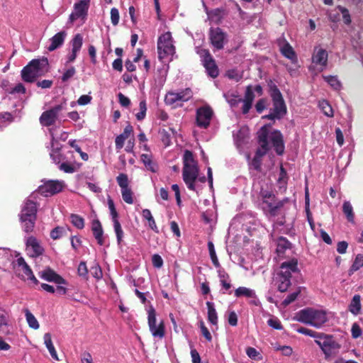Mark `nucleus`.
<instances>
[{
  "mask_svg": "<svg viewBox=\"0 0 363 363\" xmlns=\"http://www.w3.org/2000/svg\"><path fill=\"white\" fill-rule=\"evenodd\" d=\"M268 325L274 329L281 330L282 326L280 320L275 317L271 318L267 320Z\"/></svg>",
  "mask_w": 363,
  "mask_h": 363,
  "instance_id": "bf43d9fd",
  "label": "nucleus"
},
{
  "mask_svg": "<svg viewBox=\"0 0 363 363\" xmlns=\"http://www.w3.org/2000/svg\"><path fill=\"white\" fill-rule=\"evenodd\" d=\"M7 91L11 94H24L26 92V88L23 84L18 83L13 88L7 90Z\"/></svg>",
  "mask_w": 363,
  "mask_h": 363,
  "instance_id": "13d9d810",
  "label": "nucleus"
},
{
  "mask_svg": "<svg viewBox=\"0 0 363 363\" xmlns=\"http://www.w3.org/2000/svg\"><path fill=\"white\" fill-rule=\"evenodd\" d=\"M65 186L62 180H49L40 186L35 193L48 197L62 191Z\"/></svg>",
  "mask_w": 363,
  "mask_h": 363,
  "instance_id": "f8f14e48",
  "label": "nucleus"
},
{
  "mask_svg": "<svg viewBox=\"0 0 363 363\" xmlns=\"http://www.w3.org/2000/svg\"><path fill=\"white\" fill-rule=\"evenodd\" d=\"M157 52L159 60L163 63H169L173 60L175 47L170 32H166L158 38Z\"/></svg>",
  "mask_w": 363,
  "mask_h": 363,
  "instance_id": "423d86ee",
  "label": "nucleus"
},
{
  "mask_svg": "<svg viewBox=\"0 0 363 363\" xmlns=\"http://www.w3.org/2000/svg\"><path fill=\"white\" fill-rule=\"evenodd\" d=\"M35 200L36 193L33 192L22 205L20 216H23L24 218H36L38 205Z\"/></svg>",
  "mask_w": 363,
  "mask_h": 363,
  "instance_id": "2eb2a0df",
  "label": "nucleus"
},
{
  "mask_svg": "<svg viewBox=\"0 0 363 363\" xmlns=\"http://www.w3.org/2000/svg\"><path fill=\"white\" fill-rule=\"evenodd\" d=\"M107 205L109 209L112 222L113 223V230L116 236L117 243L118 245H121L123 242L124 233L122 229L121 225L118 220V213L115 207L114 202L110 196H108Z\"/></svg>",
  "mask_w": 363,
  "mask_h": 363,
  "instance_id": "9b49d317",
  "label": "nucleus"
},
{
  "mask_svg": "<svg viewBox=\"0 0 363 363\" xmlns=\"http://www.w3.org/2000/svg\"><path fill=\"white\" fill-rule=\"evenodd\" d=\"M43 339H44V343H45L47 349L48 350L52 358L55 360L58 361L59 358H58L57 352L55 350V348L52 344L51 335L48 333H45L43 336Z\"/></svg>",
  "mask_w": 363,
  "mask_h": 363,
  "instance_id": "72a5a7b5",
  "label": "nucleus"
},
{
  "mask_svg": "<svg viewBox=\"0 0 363 363\" xmlns=\"http://www.w3.org/2000/svg\"><path fill=\"white\" fill-rule=\"evenodd\" d=\"M207 315H208V320L213 325H217L218 324V315L215 308V305L213 302L207 301Z\"/></svg>",
  "mask_w": 363,
  "mask_h": 363,
  "instance_id": "473e14b6",
  "label": "nucleus"
},
{
  "mask_svg": "<svg viewBox=\"0 0 363 363\" xmlns=\"http://www.w3.org/2000/svg\"><path fill=\"white\" fill-rule=\"evenodd\" d=\"M18 257L19 254L11 251L9 248L0 247V268L14 267Z\"/></svg>",
  "mask_w": 363,
  "mask_h": 363,
  "instance_id": "6ab92c4d",
  "label": "nucleus"
},
{
  "mask_svg": "<svg viewBox=\"0 0 363 363\" xmlns=\"http://www.w3.org/2000/svg\"><path fill=\"white\" fill-rule=\"evenodd\" d=\"M315 342L321 348L326 357L337 354L341 347L337 341L328 335H322L319 340H315Z\"/></svg>",
  "mask_w": 363,
  "mask_h": 363,
  "instance_id": "1a4fd4ad",
  "label": "nucleus"
},
{
  "mask_svg": "<svg viewBox=\"0 0 363 363\" xmlns=\"http://www.w3.org/2000/svg\"><path fill=\"white\" fill-rule=\"evenodd\" d=\"M296 319L301 323L320 328L328 321L326 312L311 308L301 310L296 314Z\"/></svg>",
  "mask_w": 363,
  "mask_h": 363,
  "instance_id": "39448f33",
  "label": "nucleus"
},
{
  "mask_svg": "<svg viewBox=\"0 0 363 363\" xmlns=\"http://www.w3.org/2000/svg\"><path fill=\"white\" fill-rule=\"evenodd\" d=\"M296 331L301 334H303L310 337H315V338H320V337L322 335L320 333H318L317 332L308 329L304 327H300L296 329Z\"/></svg>",
  "mask_w": 363,
  "mask_h": 363,
  "instance_id": "864d4df0",
  "label": "nucleus"
},
{
  "mask_svg": "<svg viewBox=\"0 0 363 363\" xmlns=\"http://www.w3.org/2000/svg\"><path fill=\"white\" fill-rule=\"evenodd\" d=\"M324 80L335 90L339 91L342 88V84L337 76H323Z\"/></svg>",
  "mask_w": 363,
  "mask_h": 363,
  "instance_id": "a19ab883",
  "label": "nucleus"
},
{
  "mask_svg": "<svg viewBox=\"0 0 363 363\" xmlns=\"http://www.w3.org/2000/svg\"><path fill=\"white\" fill-rule=\"evenodd\" d=\"M245 129H241L238 131V133L235 135V133H233V136H234V139H235V143L239 145L240 144H241L243 141H244V139H245Z\"/></svg>",
  "mask_w": 363,
  "mask_h": 363,
  "instance_id": "338daca9",
  "label": "nucleus"
},
{
  "mask_svg": "<svg viewBox=\"0 0 363 363\" xmlns=\"http://www.w3.org/2000/svg\"><path fill=\"white\" fill-rule=\"evenodd\" d=\"M264 136L269 150L273 147L277 154L281 155L285 149L283 135L279 130H274L269 133H267L266 128H262L258 135L259 144L260 145V138Z\"/></svg>",
  "mask_w": 363,
  "mask_h": 363,
  "instance_id": "0eeeda50",
  "label": "nucleus"
},
{
  "mask_svg": "<svg viewBox=\"0 0 363 363\" xmlns=\"http://www.w3.org/2000/svg\"><path fill=\"white\" fill-rule=\"evenodd\" d=\"M218 277L220 282L224 290L228 291L231 288V284L229 280V276L223 270L218 271Z\"/></svg>",
  "mask_w": 363,
  "mask_h": 363,
  "instance_id": "c03bdc74",
  "label": "nucleus"
},
{
  "mask_svg": "<svg viewBox=\"0 0 363 363\" xmlns=\"http://www.w3.org/2000/svg\"><path fill=\"white\" fill-rule=\"evenodd\" d=\"M78 274L80 277L86 278L88 274V269L86 265V263L82 262L79 263L77 269Z\"/></svg>",
  "mask_w": 363,
  "mask_h": 363,
  "instance_id": "69168bd1",
  "label": "nucleus"
},
{
  "mask_svg": "<svg viewBox=\"0 0 363 363\" xmlns=\"http://www.w3.org/2000/svg\"><path fill=\"white\" fill-rule=\"evenodd\" d=\"M0 332L4 335L12 333V325L9 320L8 313L0 310Z\"/></svg>",
  "mask_w": 363,
  "mask_h": 363,
  "instance_id": "cd10ccee",
  "label": "nucleus"
},
{
  "mask_svg": "<svg viewBox=\"0 0 363 363\" xmlns=\"http://www.w3.org/2000/svg\"><path fill=\"white\" fill-rule=\"evenodd\" d=\"M213 115L212 108L208 106L199 107L196 110V124L201 128H207Z\"/></svg>",
  "mask_w": 363,
  "mask_h": 363,
  "instance_id": "ddd939ff",
  "label": "nucleus"
},
{
  "mask_svg": "<svg viewBox=\"0 0 363 363\" xmlns=\"http://www.w3.org/2000/svg\"><path fill=\"white\" fill-rule=\"evenodd\" d=\"M342 211L345 215L347 220L352 223H354V214L353 208L350 201H345L342 205Z\"/></svg>",
  "mask_w": 363,
  "mask_h": 363,
  "instance_id": "ea45409f",
  "label": "nucleus"
},
{
  "mask_svg": "<svg viewBox=\"0 0 363 363\" xmlns=\"http://www.w3.org/2000/svg\"><path fill=\"white\" fill-rule=\"evenodd\" d=\"M76 73V69L74 67H70L65 69L61 77V79L63 82H66L69 80Z\"/></svg>",
  "mask_w": 363,
  "mask_h": 363,
  "instance_id": "5fc2aeb1",
  "label": "nucleus"
},
{
  "mask_svg": "<svg viewBox=\"0 0 363 363\" xmlns=\"http://www.w3.org/2000/svg\"><path fill=\"white\" fill-rule=\"evenodd\" d=\"M277 44L282 55L290 60L293 63H296L297 62V56L294 48L284 38L282 37L279 38L277 40Z\"/></svg>",
  "mask_w": 363,
  "mask_h": 363,
  "instance_id": "412c9836",
  "label": "nucleus"
},
{
  "mask_svg": "<svg viewBox=\"0 0 363 363\" xmlns=\"http://www.w3.org/2000/svg\"><path fill=\"white\" fill-rule=\"evenodd\" d=\"M235 296L236 297L245 296L246 298H255V291L250 288L245 286H240L235 291Z\"/></svg>",
  "mask_w": 363,
  "mask_h": 363,
  "instance_id": "58836bf2",
  "label": "nucleus"
},
{
  "mask_svg": "<svg viewBox=\"0 0 363 363\" xmlns=\"http://www.w3.org/2000/svg\"><path fill=\"white\" fill-rule=\"evenodd\" d=\"M71 223L78 229H82L84 227V220L82 217L77 214L70 216Z\"/></svg>",
  "mask_w": 363,
  "mask_h": 363,
  "instance_id": "de8ad7c7",
  "label": "nucleus"
},
{
  "mask_svg": "<svg viewBox=\"0 0 363 363\" xmlns=\"http://www.w3.org/2000/svg\"><path fill=\"white\" fill-rule=\"evenodd\" d=\"M255 99V94L251 86H248L246 88L245 96L243 99H238V101H245L247 102H253Z\"/></svg>",
  "mask_w": 363,
  "mask_h": 363,
  "instance_id": "6e6d98bb",
  "label": "nucleus"
},
{
  "mask_svg": "<svg viewBox=\"0 0 363 363\" xmlns=\"http://www.w3.org/2000/svg\"><path fill=\"white\" fill-rule=\"evenodd\" d=\"M291 243L290 242L284 237H280L277 240V251L280 252H283L286 249L290 248Z\"/></svg>",
  "mask_w": 363,
  "mask_h": 363,
  "instance_id": "09e8293b",
  "label": "nucleus"
},
{
  "mask_svg": "<svg viewBox=\"0 0 363 363\" xmlns=\"http://www.w3.org/2000/svg\"><path fill=\"white\" fill-rule=\"evenodd\" d=\"M328 52L321 48L315 47L312 55V62L321 67V70L325 69L328 64Z\"/></svg>",
  "mask_w": 363,
  "mask_h": 363,
  "instance_id": "5701e85b",
  "label": "nucleus"
},
{
  "mask_svg": "<svg viewBox=\"0 0 363 363\" xmlns=\"http://www.w3.org/2000/svg\"><path fill=\"white\" fill-rule=\"evenodd\" d=\"M62 109V104H59L44 111L40 117V123L44 126H50L53 125L55 123L60 112Z\"/></svg>",
  "mask_w": 363,
  "mask_h": 363,
  "instance_id": "a211bd4d",
  "label": "nucleus"
},
{
  "mask_svg": "<svg viewBox=\"0 0 363 363\" xmlns=\"http://www.w3.org/2000/svg\"><path fill=\"white\" fill-rule=\"evenodd\" d=\"M25 316L26 321L29 325L30 328L37 330L39 328L40 325L38 323V321L35 318V317L33 315V314L28 310H25Z\"/></svg>",
  "mask_w": 363,
  "mask_h": 363,
  "instance_id": "37998d69",
  "label": "nucleus"
},
{
  "mask_svg": "<svg viewBox=\"0 0 363 363\" xmlns=\"http://www.w3.org/2000/svg\"><path fill=\"white\" fill-rule=\"evenodd\" d=\"M16 264L22 267L24 276L28 280H30L35 284L38 283V281L34 276L31 269L22 257L19 256L17 257Z\"/></svg>",
  "mask_w": 363,
  "mask_h": 363,
  "instance_id": "a878e982",
  "label": "nucleus"
},
{
  "mask_svg": "<svg viewBox=\"0 0 363 363\" xmlns=\"http://www.w3.org/2000/svg\"><path fill=\"white\" fill-rule=\"evenodd\" d=\"M116 181L121 189V194L123 201L128 203H133V192L129 187V181L127 174L121 173L116 177Z\"/></svg>",
  "mask_w": 363,
  "mask_h": 363,
  "instance_id": "dca6fc26",
  "label": "nucleus"
},
{
  "mask_svg": "<svg viewBox=\"0 0 363 363\" xmlns=\"http://www.w3.org/2000/svg\"><path fill=\"white\" fill-rule=\"evenodd\" d=\"M66 36L67 33L64 30L56 33L50 39V45L48 47V50L52 52L60 48L64 44Z\"/></svg>",
  "mask_w": 363,
  "mask_h": 363,
  "instance_id": "393cba45",
  "label": "nucleus"
},
{
  "mask_svg": "<svg viewBox=\"0 0 363 363\" xmlns=\"http://www.w3.org/2000/svg\"><path fill=\"white\" fill-rule=\"evenodd\" d=\"M192 97V91L190 89H186L179 92H168L164 98V102L167 105L173 107L181 106L184 101H189Z\"/></svg>",
  "mask_w": 363,
  "mask_h": 363,
  "instance_id": "9d476101",
  "label": "nucleus"
},
{
  "mask_svg": "<svg viewBox=\"0 0 363 363\" xmlns=\"http://www.w3.org/2000/svg\"><path fill=\"white\" fill-rule=\"evenodd\" d=\"M264 211L269 213L271 216H276L279 209H280L284 206V201H264Z\"/></svg>",
  "mask_w": 363,
  "mask_h": 363,
  "instance_id": "c85d7f7f",
  "label": "nucleus"
},
{
  "mask_svg": "<svg viewBox=\"0 0 363 363\" xmlns=\"http://www.w3.org/2000/svg\"><path fill=\"white\" fill-rule=\"evenodd\" d=\"M240 102L242 103V113H244V114L247 113L249 112V111L250 110V108H252V103L245 101H238V99L232 100L230 103L233 106V105H235Z\"/></svg>",
  "mask_w": 363,
  "mask_h": 363,
  "instance_id": "4d7b16f0",
  "label": "nucleus"
},
{
  "mask_svg": "<svg viewBox=\"0 0 363 363\" xmlns=\"http://www.w3.org/2000/svg\"><path fill=\"white\" fill-rule=\"evenodd\" d=\"M210 39L213 46L220 50L224 46V43L226 41V36L220 28H217L211 30Z\"/></svg>",
  "mask_w": 363,
  "mask_h": 363,
  "instance_id": "b1692460",
  "label": "nucleus"
},
{
  "mask_svg": "<svg viewBox=\"0 0 363 363\" xmlns=\"http://www.w3.org/2000/svg\"><path fill=\"white\" fill-rule=\"evenodd\" d=\"M119 11L116 8L111 9V20L113 26H116L119 22Z\"/></svg>",
  "mask_w": 363,
  "mask_h": 363,
  "instance_id": "e2e57ef3",
  "label": "nucleus"
},
{
  "mask_svg": "<svg viewBox=\"0 0 363 363\" xmlns=\"http://www.w3.org/2000/svg\"><path fill=\"white\" fill-rule=\"evenodd\" d=\"M140 111L135 114L138 121H143L146 116L147 104L145 100L140 101L139 104Z\"/></svg>",
  "mask_w": 363,
  "mask_h": 363,
  "instance_id": "8fccbe9b",
  "label": "nucleus"
},
{
  "mask_svg": "<svg viewBox=\"0 0 363 363\" xmlns=\"http://www.w3.org/2000/svg\"><path fill=\"white\" fill-rule=\"evenodd\" d=\"M319 108L322 110L323 113L325 116H327L328 117L333 116V108L327 101L323 100V101H320L319 102Z\"/></svg>",
  "mask_w": 363,
  "mask_h": 363,
  "instance_id": "49530a36",
  "label": "nucleus"
},
{
  "mask_svg": "<svg viewBox=\"0 0 363 363\" xmlns=\"http://www.w3.org/2000/svg\"><path fill=\"white\" fill-rule=\"evenodd\" d=\"M51 145L52 149L50 153V157L54 163L59 164L61 161L64 160V158L60 152L61 147L59 146V144L57 143V141H55L53 137L52 139Z\"/></svg>",
  "mask_w": 363,
  "mask_h": 363,
  "instance_id": "c756f323",
  "label": "nucleus"
},
{
  "mask_svg": "<svg viewBox=\"0 0 363 363\" xmlns=\"http://www.w3.org/2000/svg\"><path fill=\"white\" fill-rule=\"evenodd\" d=\"M201 333L203 336L208 341H211L212 336L211 335V333L209 332L208 329L204 325V323L203 321H200L199 323Z\"/></svg>",
  "mask_w": 363,
  "mask_h": 363,
  "instance_id": "052dcab7",
  "label": "nucleus"
},
{
  "mask_svg": "<svg viewBox=\"0 0 363 363\" xmlns=\"http://www.w3.org/2000/svg\"><path fill=\"white\" fill-rule=\"evenodd\" d=\"M361 308V296L359 294H355L349 305V311L353 315H357L360 313Z\"/></svg>",
  "mask_w": 363,
  "mask_h": 363,
  "instance_id": "f704fd0d",
  "label": "nucleus"
},
{
  "mask_svg": "<svg viewBox=\"0 0 363 363\" xmlns=\"http://www.w3.org/2000/svg\"><path fill=\"white\" fill-rule=\"evenodd\" d=\"M202 62L210 77L216 78L218 75V67L211 55H207L206 58L202 60Z\"/></svg>",
  "mask_w": 363,
  "mask_h": 363,
  "instance_id": "bb28decb",
  "label": "nucleus"
},
{
  "mask_svg": "<svg viewBox=\"0 0 363 363\" xmlns=\"http://www.w3.org/2000/svg\"><path fill=\"white\" fill-rule=\"evenodd\" d=\"M39 277L47 281L54 282L56 284H67V281L62 277L50 268H46L40 272Z\"/></svg>",
  "mask_w": 363,
  "mask_h": 363,
  "instance_id": "4be33fe9",
  "label": "nucleus"
},
{
  "mask_svg": "<svg viewBox=\"0 0 363 363\" xmlns=\"http://www.w3.org/2000/svg\"><path fill=\"white\" fill-rule=\"evenodd\" d=\"M336 9H337V11H339V12L342 14L344 23L346 25L350 24L351 16H350L348 9L342 6H337L336 7Z\"/></svg>",
  "mask_w": 363,
  "mask_h": 363,
  "instance_id": "3c124183",
  "label": "nucleus"
},
{
  "mask_svg": "<svg viewBox=\"0 0 363 363\" xmlns=\"http://www.w3.org/2000/svg\"><path fill=\"white\" fill-rule=\"evenodd\" d=\"M26 245L27 254L30 257H38L45 252L41 242L34 236H29L26 238Z\"/></svg>",
  "mask_w": 363,
  "mask_h": 363,
  "instance_id": "f3484780",
  "label": "nucleus"
},
{
  "mask_svg": "<svg viewBox=\"0 0 363 363\" xmlns=\"http://www.w3.org/2000/svg\"><path fill=\"white\" fill-rule=\"evenodd\" d=\"M152 265L155 268H161L163 265V259L160 255L155 254L152 257Z\"/></svg>",
  "mask_w": 363,
  "mask_h": 363,
  "instance_id": "0e129e2a",
  "label": "nucleus"
},
{
  "mask_svg": "<svg viewBox=\"0 0 363 363\" xmlns=\"http://www.w3.org/2000/svg\"><path fill=\"white\" fill-rule=\"evenodd\" d=\"M142 216L147 221L149 228L154 232L158 233L159 229L156 225L155 220L151 213V211L147 208L143 209L142 211Z\"/></svg>",
  "mask_w": 363,
  "mask_h": 363,
  "instance_id": "e433bc0d",
  "label": "nucleus"
},
{
  "mask_svg": "<svg viewBox=\"0 0 363 363\" xmlns=\"http://www.w3.org/2000/svg\"><path fill=\"white\" fill-rule=\"evenodd\" d=\"M59 169L61 171L69 174L74 173L77 170V168L74 165L67 162H60L59 164Z\"/></svg>",
  "mask_w": 363,
  "mask_h": 363,
  "instance_id": "603ef678",
  "label": "nucleus"
},
{
  "mask_svg": "<svg viewBox=\"0 0 363 363\" xmlns=\"http://www.w3.org/2000/svg\"><path fill=\"white\" fill-rule=\"evenodd\" d=\"M147 323L150 331L155 339L162 340L165 336V327L163 320L157 324L156 312L153 307L147 311Z\"/></svg>",
  "mask_w": 363,
  "mask_h": 363,
  "instance_id": "6e6552de",
  "label": "nucleus"
},
{
  "mask_svg": "<svg viewBox=\"0 0 363 363\" xmlns=\"http://www.w3.org/2000/svg\"><path fill=\"white\" fill-rule=\"evenodd\" d=\"M20 220L23 231L27 233L33 232L35 227L36 218H24L23 216H20Z\"/></svg>",
  "mask_w": 363,
  "mask_h": 363,
  "instance_id": "c9c22d12",
  "label": "nucleus"
},
{
  "mask_svg": "<svg viewBox=\"0 0 363 363\" xmlns=\"http://www.w3.org/2000/svg\"><path fill=\"white\" fill-rule=\"evenodd\" d=\"M140 159L147 170L152 172H156L157 171V164L156 162L153 160L151 154H142L140 156Z\"/></svg>",
  "mask_w": 363,
  "mask_h": 363,
  "instance_id": "2f4dec72",
  "label": "nucleus"
},
{
  "mask_svg": "<svg viewBox=\"0 0 363 363\" xmlns=\"http://www.w3.org/2000/svg\"><path fill=\"white\" fill-rule=\"evenodd\" d=\"M91 230L93 231L94 236L97 240L100 245L104 243L103 234L104 230L100 221L98 219L93 220L91 222Z\"/></svg>",
  "mask_w": 363,
  "mask_h": 363,
  "instance_id": "7c9ffc66",
  "label": "nucleus"
},
{
  "mask_svg": "<svg viewBox=\"0 0 363 363\" xmlns=\"http://www.w3.org/2000/svg\"><path fill=\"white\" fill-rule=\"evenodd\" d=\"M48 60L46 57L32 60L21 70V77L26 82H33L35 79L48 71Z\"/></svg>",
  "mask_w": 363,
  "mask_h": 363,
  "instance_id": "20e7f679",
  "label": "nucleus"
},
{
  "mask_svg": "<svg viewBox=\"0 0 363 363\" xmlns=\"http://www.w3.org/2000/svg\"><path fill=\"white\" fill-rule=\"evenodd\" d=\"M362 267H363V254L359 253L355 256L352 264L348 270L349 276L352 275L355 272L358 271Z\"/></svg>",
  "mask_w": 363,
  "mask_h": 363,
  "instance_id": "4c0bfd02",
  "label": "nucleus"
},
{
  "mask_svg": "<svg viewBox=\"0 0 363 363\" xmlns=\"http://www.w3.org/2000/svg\"><path fill=\"white\" fill-rule=\"evenodd\" d=\"M269 150L267 147V141L264 136L260 138V148H259L256 152L254 158L250 163L251 167L255 170H259L261 167V158L264 156Z\"/></svg>",
  "mask_w": 363,
  "mask_h": 363,
  "instance_id": "aec40b11",
  "label": "nucleus"
},
{
  "mask_svg": "<svg viewBox=\"0 0 363 363\" xmlns=\"http://www.w3.org/2000/svg\"><path fill=\"white\" fill-rule=\"evenodd\" d=\"M183 162V180L189 190L195 191L196 187L194 183L198 179L199 170L191 151L188 150L184 151Z\"/></svg>",
  "mask_w": 363,
  "mask_h": 363,
  "instance_id": "f257e3e1",
  "label": "nucleus"
},
{
  "mask_svg": "<svg viewBox=\"0 0 363 363\" xmlns=\"http://www.w3.org/2000/svg\"><path fill=\"white\" fill-rule=\"evenodd\" d=\"M72 50L79 52L83 45V36L80 33L74 35L71 42Z\"/></svg>",
  "mask_w": 363,
  "mask_h": 363,
  "instance_id": "79ce46f5",
  "label": "nucleus"
},
{
  "mask_svg": "<svg viewBox=\"0 0 363 363\" xmlns=\"http://www.w3.org/2000/svg\"><path fill=\"white\" fill-rule=\"evenodd\" d=\"M269 94L272 100V107L270 108L269 113L263 116V118L271 121L279 120L287 112L285 101L281 91L274 84L270 86Z\"/></svg>",
  "mask_w": 363,
  "mask_h": 363,
  "instance_id": "f03ea898",
  "label": "nucleus"
},
{
  "mask_svg": "<svg viewBox=\"0 0 363 363\" xmlns=\"http://www.w3.org/2000/svg\"><path fill=\"white\" fill-rule=\"evenodd\" d=\"M91 274L96 279H100L103 276L101 269L99 264H95L91 268Z\"/></svg>",
  "mask_w": 363,
  "mask_h": 363,
  "instance_id": "680f3d73",
  "label": "nucleus"
},
{
  "mask_svg": "<svg viewBox=\"0 0 363 363\" xmlns=\"http://www.w3.org/2000/svg\"><path fill=\"white\" fill-rule=\"evenodd\" d=\"M66 234V229L62 226H57L50 231V238L52 240H58Z\"/></svg>",
  "mask_w": 363,
  "mask_h": 363,
  "instance_id": "a18cd8bd",
  "label": "nucleus"
},
{
  "mask_svg": "<svg viewBox=\"0 0 363 363\" xmlns=\"http://www.w3.org/2000/svg\"><path fill=\"white\" fill-rule=\"evenodd\" d=\"M118 101L120 104L123 107H128L130 104V100L123 95L122 93L118 94Z\"/></svg>",
  "mask_w": 363,
  "mask_h": 363,
  "instance_id": "774afa93",
  "label": "nucleus"
},
{
  "mask_svg": "<svg viewBox=\"0 0 363 363\" xmlns=\"http://www.w3.org/2000/svg\"><path fill=\"white\" fill-rule=\"evenodd\" d=\"M298 271V262L296 259H292L284 262L280 266V272L275 277L276 284L280 292L287 291L291 285V274Z\"/></svg>",
  "mask_w": 363,
  "mask_h": 363,
  "instance_id": "7ed1b4c3",
  "label": "nucleus"
},
{
  "mask_svg": "<svg viewBox=\"0 0 363 363\" xmlns=\"http://www.w3.org/2000/svg\"><path fill=\"white\" fill-rule=\"evenodd\" d=\"M89 6L83 2H75L73 6V11L69 16V22L72 23L77 20H80L82 24L84 23L87 18Z\"/></svg>",
  "mask_w": 363,
  "mask_h": 363,
  "instance_id": "4468645a",
  "label": "nucleus"
}]
</instances>
